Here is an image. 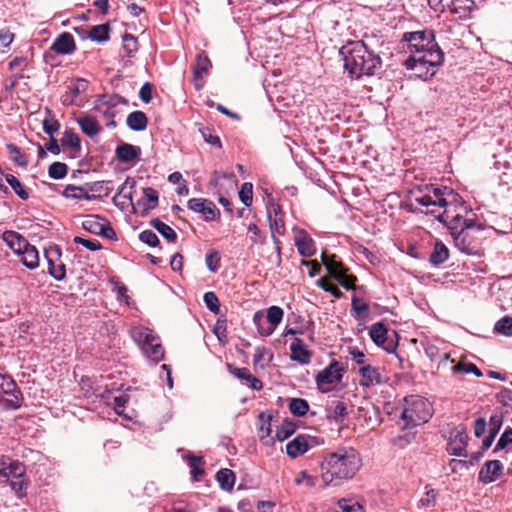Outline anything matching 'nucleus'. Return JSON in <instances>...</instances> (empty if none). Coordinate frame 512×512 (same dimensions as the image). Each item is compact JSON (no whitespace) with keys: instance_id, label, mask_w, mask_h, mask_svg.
Masks as SVG:
<instances>
[{"instance_id":"1","label":"nucleus","mask_w":512,"mask_h":512,"mask_svg":"<svg viewBox=\"0 0 512 512\" xmlns=\"http://www.w3.org/2000/svg\"><path fill=\"white\" fill-rule=\"evenodd\" d=\"M360 467L361 459L352 447H340L328 452L321 462L323 487L338 486L353 478Z\"/></svg>"},{"instance_id":"2","label":"nucleus","mask_w":512,"mask_h":512,"mask_svg":"<svg viewBox=\"0 0 512 512\" xmlns=\"http://www.w3.org/2000/svg\"><path fill=\"white\" fill-rule=\"evenodd\" d=\"M339 54L344 62V69L351 78L373 76L382 67L381 57L362 41H348L343 45Z\"/></svg>"},{"instance_id":"3","label":"nucleus","mask_w":512,"mask_h":512,"mask_svg":"<svg viewBox=\"0 0 512 512\" xmlns=\"http://www.w3.org/2000/svg\"><path fill=\"white\" fill-rule=\"evenodd\" d=\"M444 58L443 50L428 51L423 55H410L404 61V66L407 70L413 71L415 77L428 80L435 75L436 69L443 64Z\"/></svg>"},{"instance_id":"4","label":"nucleus","mask_w":512,"mask_h":512,"mask_svg":"<svg viewBox=\"0 0 512 512\" xmlns=\"http://www.w3.org/2000/svg\"><path fill=\"white\" fill-rule=\"evenodd\" d=\"M433 410L431 403L419 395H410L404 398L401 419L405 427H414L429 421Z\"/></svg>"},{"instance_id":"5","label":"nucleus","mask_w":512,"mask_h":512,"mask_svg":"<svg viewBox=\"0 0 512 512\" xmlns=\"http://www.w3.org/2000/svg\"><path fill=\"white\" fill-rule=\"evenodd\" d=\"M130 335L147 359L158 363L164 358V349L160 339L152 330L144 326H135L131 328Z\"/></svg>"},{"instance_id":"6","label":"nucleus","mask_w":512,"mask_h":512,"mask_svg":"<svg viewBox=\"0 0 512 512\" xmlns=\"http://www.w3.org/2000/svg\"><path fill=\"white\" fill-rule=\"evenodd\" d=\"M401 41L406 43L411 55H423L428 51L442 50L436 42L434 31L430 29L405 32Z\"/></svg>"},{"instance_id":"7","label":"nucleus","mask_w":512,"mask_h":512,"mask_svg":"<svg viewBox=\"0 0 512 512\" xmlns=\"http://www.w3.org/2000/svg\"><path fill=\"white\" fill-rule=\"evenodd\" d=\"M283 309L279 306H271L267 309L266 317L261 311H257L253 316V323L262 336L271 335L283 319Z\"/></svg>"},{"instance_id":"8","label":"nucleus","mask_w":512,"mask_h":512,"mask_svg":"<svg viewBox=\"0 0 512 512\" xmlns=\"http://www.w3.org/2000/svg\"><path fill=\"white\" fill-rule=\"evenodd\" d=\"M475 231L461 229L458 232L452 231V237L455 247L464 254L470 256L481 255L480 240L475 235Z\"/></svg>"},{"instance_id":"9","label":"nucleus","mask_w":512,"mask_h":512,"mask_svg":"<svg viewBox=\"0 0 512 512\" xmlns=\"http://www.w3.org/2000/svg\"><path fill=\"white\" fill-rule=\"evenodd\" d=\"M82 227L92 234L101 235L109 240L116 239V232L110 222L99 215H87L82 222Z\"/></svg>"},{"instance_id":"10","label":"nucleus","mask_w":512,"mask_h":512,"mask_svg":"<svg viewBox=\"0 0 512 512\" xmlns=\"http://www.w3.org/2000/svg\"><path fill=\"white\" fill-rule=\"evenodd\" d=\"M48 263V273L57 281L66 277L65 264L61 261L62 251L58 245H51L44 252Z\"/></svg>"},{"instance_id":"11","label":"nucleus","mask_w":512,"mask_h":512,"mask_svg":"<svg viewBox=\"0 0 512 512\" xmlns=\"http://www.w3.org/2000/svg\"><path fill=\"white\" fill-rule=\"evenodd\" d=\"M7 395L6 406L10 409H18L22 405L23 396L16 382L7 375L0 374V395Z\"/></svg>"},{"instance_id":"12","label":"nucleus","mask_w":512,"mask_h":512,"mask_svg":"<svg viewBox=\"0 0 512 512\" xmlns=\"http://www.w3.org/2000/svg\"><path fill=\"white\" fill-rule=\"evenodd\" d=\"M342 377L343 368L337 361H333L316 375L315 381L322 392H327L329 389L325 386L339 383Z\"/></svg>"},{"instance_id":"13","label":"nucleus","mask_w":512,"mask_h":512,"mask_svg":"<svg viewBox=\"0 0 512 512\" xmlns=\"http://www.w3.org/2000/svg\"><path fill=\"white\" fill-rule=\"evenodd\" d=\"M467 439L468 436L464 426L459 425L453 428L448 439L447 452L453 456L466 457Z\"/></svg>"},{"instance_id":"14","label":"nucleus","mask_w":512,"mask_h":512,"mask_svg":"<svg viewBox=\"0 0 512 512\" xmlns=\"http://www.w3.org/2000/svg\"><path fill=\"white\" fill-rule=\"evenodd\" d=\"M318 444L315 437L306 434H299L286 445V453L295 459Z\"/></svg>"},{"instance_id":"15","label":"nucleus","mask_w":512,"mask_h":512,"mask_svg":"<svg viewBox=\"0 0 512 512\" xmlns=\"http://www.w3.org/2000/svg\"><path fill=\"white\" fill-rule=\"evenodd\" d=\"M187 207L195 213L202 214L205 221H212L220 214L215 204L204 198H191L187 202Z\"/></svg>"},{"instance_id":"16","label":"nucleus","mask_w":512,"mask_h":512,"mask_svg":"<svg viewBox=\"0 0 512 512\" xmlns=\"http://www.w3.org/2000/svg\"><path fill=\"white\" fill-rule=\"evenodd\" d=\"M0 476L13 480L26 476V466L8 456L0 457Z\"/></svg>"},{"instance_id":"17","label":"nucleus","mask_w":512,"mask_h":512,"mask_svg":"<svg viewBox=\"0 0 512 512\" xmlns=\"http://www.w3.org/2000/svg\"><path fill=\"white\" fill-rule=\"evenodd\" d=\"M436 2V0H430ZM442 10H449L459 18H466L474 7L473 0H437Z\"/></svg>"},{"instance_id":"18","label":"nucleus","mask_w":512,"mask_h":512,"mask_svg":"<svg viewBox=\"0 0 512 512\" xmlns=\"http://www.w3.org/2000/svg\"><path fill=\"white\" fill-rule=\"evenodd\" d=\"M135 180L128 177L124 183L120 185L117 193L113 197L114 204L121 210L127 209L129 206H134L132 199V190L135 187Z\"/></svg>"},{"instance_id":"19","label":"nucleus","mask_w":512,"mask_h":512,"mask_svg":"<svg viewBox=\"0 0 512 512\" xmlns=\"http://www.w3.org/2000/svg\"><path fill=\"white\" fill-rule=\"evenodd\" d=\"M428 213L433 215L441 223L454 222L455 224L460 225L461 229H469L475 232H479L481 229L480 226H476L472 219H464L460 215L451 216L449 209H445L443 213L440 214H436L435 210H431Z\"/></svg>"},{"instance_id":"20","label":"nucleus","mask_w":512,"mask_h":512,"mask_svg":"<svg viewBox=\"0 0 512 512\" xmlns=\"http://www.w3.org/2000/svg\"><path fill=\"white\" fill-rule=\"evenodd\" d=\"M369 335L372 341L382 347L388 353H392L396 350V345L392 342L386 344L388 338V331L382 322L374 323L369 330Z\"/></svg>"},{"instance_id":"21","label":"nucleus","mask_w":512,"mask_h":512,"mask_svg":"<svg viewBox=\"0 0 512 512\" xmlns=\"http://www.w3.org/2000/svg\"><path fill=\"white\" fill-rule=\"evenodd\" d=\"M212 64L208 56L202 52L196 56L195 64L192 66L195 87L200 90L203 85V75L207 74Z\"/></svg>"},{"instance_id":"22","label":"nucleus","mask_w":512,"mask_h":512,"mask_svg":"<svg viewBox=\"0 0 512 512\" xmlns=\"http://www.w3.org/2000/svg\"><path fill=\"white\" fill-rule=\"evenodd\" d=\"M267 214L271 234L283 235L285 233V224L280 215V206L274 202H270L267 207Z\"/></svg>"},{"instance_id":"23","label":"nucleus","mask_w":512,"mask_h":512,"mask_svg":"<svg viewBox=\"0 0 512 512\" xmlns=\"http://www.w3.org/2000/svg\"><path fill=\"white\" fill-rule=\"evenodd\" d=\"M503 465L499 460H489L479 472V481L488 484L494 482L502 473Z\"/></svg>"},{"instance_id":"24","label":"nucleus","mask_w":512,"mask_h":512,"mask_svg":"<svg viewBox=\"0 0 512 512\" xmlns=\"http://www.w3.org/2000/svg\"><path fill=\"white\" fill-rule=\"evenodd\" d=\"M359 373L361 375L360 385L363 387L380 385L385 382L379 370L369 364L362 365L359 368Z\"/></svg>"},{"instance_id":"25","label":"nucleus","mask_w":512,"mask_h":512,"mask_svg":"<svg viewBox=\"0 0 512 512\" xmlns=\"http://www.w3.org/2000/svg\"><path fill=\"white\" fill-rule=\"evenodd\" d=\"M115 155L122 163H133L140 158L141 148L129 143H121L116 147Z\"/></svg>"},{"instance_id":"26","label":"nucleus","mask_w":512,"mask_h":512,"mask_svg":"<svg viewBox=\"0 0 512 512\" xmlns=\"http://www.w3.org/2000/svg\"><path fill=\"white\" fill-rule=\"evenodd\" d=\"M415 201L421 206L429 207V206H439L447 209L448 200L445 197V192H443L439 188L433 189V195L425 194L422 196L415 197Z\"/></svg>"},{"instance_id":"27","label":"nucleus","mask_w":512,"mask_h":512,"mask_svg":"<svg viewBox=\"0 0 512 512\" xmlns=\"http://www.w3.org/2000/svg\"><path fill=\"white\" fill-rule=\"evenodd\" d=\"M292 361L298 362L302 365H307L311 361L312 353L305 347L300 338H295L290 345Z\"/></svg>"},{"instance_id":"28","label":"nucleus","mask_w":512,"mask_h":512,"mask_svg":"<svg viewBox=\"0 0 512 512\" xmlns=\"http://www.w3.org/2000/svg\"><path fill=\"white\" fill-rule=\"evenodd\" d=\"M76 49L73 36L64 32L60 34L53 42L51 50L62 55L72 54Z\"/></svg>"},{"instance_id":"29","label":"nucleus","mask_w":512,"mask_h":512,"mask_svg":"<svg viewBox=\"0 0 512 512\" xmlns=\"http://www.w3.org/2000/svg\"><path fill=\"white\" fill-rule=\"evenodd\" d=\"M228 371L235 377L244 380L254 390H261L263 385L261 380L252 375L247 368L234 367L231 364H227Z\"/></svg>"},{"instance_id":"30","label":"nucleus","mask_w":512,"mask_h":512,"mask_svg":"<svg viewBox=\"0 0 512 512\" xmlns=\"http://www.w3.org/2000/svg\"><path fill=\"white\" fill-rule=\"evenodd\" d=\"M321 259L328 273L334 279L339 278L342 275V272L346 270L342 262L334 254L329 255L326 252H323Z\"/></svg>"},{"instance_id":"31","label":"nucleus","mask_w":512,"mask_h":512,"mask_svg":"<svg viewBox=\"0 0 512 512\" xmlns=\"http://www.w3.org/2000/svg\"><path fill=\"white\" fill-rule=\"evenodd\" d=\"M77 123L81 131L88 137H94L101 131V126L95 117L90 115H82L77 118Z\"/></svg>"},{"instance_id":"32","label":"nucleus","mask_w":512,"mask_h":512,"mask_svg":"<svg viewBox=\"0 0 512 512\" xmlns=\"http://www.w3.org/2000/svg\"><path fill=\"white\" fill-rule=\"evenodd\" d=\"M3 240L17 254L29 244L21 234L15 231H5L3 233Z\"/></svg>"},{"instance_id":"33","label":"nucleus","mask_w":512,"mask_h":512,"mask_svg":"<svg viewBox=\"0 0 512 512\" xmlns=\"http://www.w3.org/2000/svg\"><path fill=\"white\" fill-rule=\"evenodd\" d=\"M449 258V249L440 240H436L429 256V263L432 266H439Z\"/></svg>"},{"instance_id":"34","label":"nucleus","mask_w":512,"mask_h":512,"mask_svg":"<svg viewBox=\"0 0 512 512\" xmlns=\"http://www.w3.org/2000/svg\"><path fill=\"white\" fill-rule=\"evenodd\" d=\"M18 255L21 256L20 261L28 269H35L39 265V254L35 246L28 244Z\"/></svg>"},{"instance_id":"35","label":"nucleus","mask_w":512,"mask_h":512,"mask_svg":"<svg viewBox=\"0 0 512 512\" xmlns=\"http://www.w3.org/2000/svg\"><path fill=\"white\" fill-rule=\"evenodd\" d=\"M158 204V192L151 187L143 189V197L138 199L136 205L144 211L154 209Z\"/></svg>"},{"instance_id":"36","label":"nucleus","mask_w":512,"mask_h":512,"mask_svg":"<svg viewBox=\"0 0 512 512\" xmlns=\"http://www.w3.org/2000/svg\"><path fill=\"white\" fill-rule=\"evenodd\" d=\"M126 124L133 131H143L147 127L148 118L142 111H133L127 116Z\"/></svg>"},{"instance_id":"37","label":"nucleus","mask_w":512,"mask_h":512,"mask_svg":"<svg viewBox=\"0 0 512 512\" xmlns=\"http://www.w3.org/2000/svg\"><path fill=\"white\" fill-rule=\"evenodd\" d=\"M216 479L222 490L231 491L235 483V474L228 468L221 469L216 474Z\"/></svg>"},{"instance_id":"38","label":"nucleus","mask_w":512,"mask_h":512,"mask_svg":"<svg viewBox=\"0 0 512 512\" xmlns=\"http://www.w3.org/2000/svg\"><path fill=\"white\" fill-rule=\"evenodd\" d=\"M150 225L157 230L167 241L174 243L177 240L176 232L166 223L158 218L150 221Z\"/></svg>"},{"instance_id":"39","label":"nucleus","mask_w":512,"mask_h":512,"mask_svg":"<svg viewBox=\"0 0 512 512\" xmlns=\"http://www.w3.org/2000/svg\"><path fill=\"white\" fill-rule=\"evenodd\" d=\"M62 195L68 199L74 200H91L95 197L94 195L88 194L84 188L74 185H67L63 190Z\"/></svg>"},{"instance_id":"40","label":"nucleus","mask_w":512,"mask_h":512,"mask_svg":"<svg viewBox=\"0 0 512 512\" xmlns=\"http://www.w3.org/2000/svg\"><path fill=\"white\" fill-rule=\"evenodd\" d=\"M295 244L298 249V252L302 256L309 257L314 254V251H315L314 245H313L314 241L306 234H304L301 237H297L295 239Z\"/></svg>"},{"instance_id":"41","label":"nucleus","mask_w":512,"mask_h":512,"mask_svg":"<svg viewBox=\"0 0 512 512\" xmlns=\"http://www.w3.org/2000/svg\"><path fill=\"white\" fill-rule=\"evenodd\" d=\"M297 429V425L295 422L291 420H284L280 427L276 430L275 438L279 442H283L292 436Z\"/></svg>"},{"instance_id":"42","label":"nucleus","mask_w":512,"mask_h":512,"mask_svg":"<svg viewBox=\"0 0 512 512\" xmlns=\"http://www.w3.org/2000/svg\"><path fill=\"white\" fill-rule=\"evenodd\" d=\"M4 176L6 182L11 186L15 194L22 200H27L29 198V193L24 189L21 182L17 177H15L12 174H4L1 172Z\"/></svg>"},{"instance_id":"43","label":"nucleus","mask_w":512,"mask_h":512,"mask_svg":"<svg viewBox=\"0 0 512 512\" xmlns=\"http://www.w3.org/2000/svg\"><path fill=\"white\" fill-rule=\"evenodd\" d=\"M453 364L451 370L454 374H469L472 373L477 377H481L483 374L480 369L473 363H457L454 364V360H451Z\"/></svg>"},{"instance_id":"44","label":"nucleus","mask_w":512,"mask_h":512,"mask_svg":"<svg viewBox=\"0 0 512 512\" xmlns=\"http://www.w3.org/2000/svg\"><path fill=\"white\" fill-rule=\"evenodd\" d=\"M61 143L64 147H70L74 152L81 150V140L77 133L72 130H66L61 139Z\"/></svg>"},{"instance_id":"45","label":"nucleus","mask_w":512,"mask_h":512,"mask_svg":"<svg viewBox=\"0 0 512 512\" xmlns=\"http://www.w3.org/2000/svg\"><path fill=\"white\" fill-rule=\"evenodd\" d=\"M290 412L298 417L306 415L309 410V404L305 399L292 398L289 403Z\"/></svg>"},{"instance_id":"46","label":"nucleus","mask_w":512,"mask_h":512,"mask_svg":"<svg viewBox=\"0 0 512 512\" xmlns=\"http://www.w3.org/2000/svg\"><path fill=\"white\" fill-rule=\"evenodd\" d=\"M89 38L96 42H105L109 39V25H95L89 32Z\"/></svg>"},{"instance_id":"47","label":"nucleus","mask_w":512,"mask_h":512,"mask_svg":"<svg viewBox=\"0 0 512 512\" xmlns=\"http://www.w3.org/2000/svg\"><path fill=\"white\" fill-rule=\"evenodd\" d=\"M6 149L10 155L11 160L18 166L26 167L28 165L27 157L21 153L20 148L17 145L9 143L6 145Z\"/></svg>"},{"instance_id":"48","label":"nucleus","mask_w":512,"mask_h":512,"mask_svg":"<svg viewBox=\"0 0 512 512\" xmlns=\"http://www.w3.org/2000/svg\"><path fill=\"white\" fill-rule=\"evenodd\" d=\"M68 173V166L63 162H54L48 168V175L55 180L63 179Z\"/></svg>"},{"instance_id":"49","label":"nucleus","mask_w":512,"mask_h":512,"mask_svg":"<svg viewBox=\"0 0 512 512\" xmlns=\"http://www.w3.org/2000/svg\"><path fill=\"white\" fill-rule=\"evenodd\" d=\"M9 485L19 498H23L26 496L29 480L26 478V476L19 477L18 479L10 480Z\"/></svg>"},{"instance_id":"50","label":"nucleus","mask_w":512,"mask_h":512,"mask_svg":"<svg viewBox=\"0 0 512 512\" xmlns=\"http://www.w3.org/2000/svg\"><path fill=\"white\" fill-rule=\"evenodd\" d=\"M46 113L47 116L43 120L42 128L46 134L53 137V134L60 129V123L58 120L51 117V111L49 109L46 110Z\"/></svg>"},{"instance_id":"51","label":"nucleus","mask_w":512,"mask_h":512,"mask_svg":"<svg viewBox=\"0 0 512 512\" xmlns=\"http://www.w3.org/2000/svg\"><path fill=\"white\" fill-rule=\"evenodd\" d=\"M98 101L110 109L121 104H127V100L118 94H104Z\"/></svg>"},{"instance_id":"52","label":"nucleus","mask_w":512,"mask_h":512,"mask_svg":"<svg viewBox=\"0 0 512 512\" xmlns=\"http://www.w3.org/2000/svg\"><path fill=\"white\" fill-rule=\"evenodd\" d=\"M352 310L355 313V317L359 319H363L368 316L369 306L364 301L360 300L356 296L352 298L351 302Z\"/></svg>"},{"instance_id":"53","label":"nucleus","mask_w":512,"mask_h":512,"mask_svg":"<svg viewBox=\"0 0 512 512\" xmlns=\"http://www.w3.org/2000/svg\"><path fill=\"white\" fill-rule=\"evenodd\" d=\"M495 331L504 336H512V317L504 316L498 320L494 327Z\"/></svg>"},{"instance_id":"54","label":"nucleus","mask_w":512,"mask_h":512,"mask_svg":"<svg viewBox=\"0 0 512 512\" xmlns=\"http://www.w3.org/2000/svg\"><path fill=\"white\" fill-rule=\"evenodd\" d=\"M205 263L208 270L212 273L218 271L220 267V255L217 250L211 249L206 253Z\"/></svg>"},{"instance_id":"55","label":"nucleus","mask_w":512,"mask_h":512,"mask_svg":"<svg viewBox=\"0 0 512 512\" xmlns=\"http://www.w3.org/2000/svg\"><path fill=\"white\" fill-rule=\"evenodd\" d=\"M203 301L212 313L218 314L220 312V302L214 292H206L203 296Z\"/></svg>"},{"instance_id":"56","label":"nucleus","mask_w":512,"mask_h":512,"mask_svg":"<svg viewBox=\"0 0 512 512\" xmlns=\"http://www.w3.org/2000/svg\"><path fill=\"white\" fill-rule=\"evenodd\" d=\"M239 198L245 206H250L253 200V185L252 183H243L241 190L239 191Z\"/></svg>"},{"instance_id":"57","label":"nucleus","mask_w":512,"mask_h":512,"mask_svg":"<svg viewBox=\"0 0 512 512\" xmlns=\"http://www.w3.org/2000/svg\"><path fill=\"white\" fill-rule=\"evenodd\" d=\"M296 485L305 484L307 487L312 488L317 483V477L310 475L307 471H300L294 479Z\"/></svg>"},{"instance_id":"58","label":"nucleus","mask_w":512,"mask_h":512,"mask_svg":"<svg viewBox=\"0 0 512 512\" xmlns=\"http://www.w3.org/2000/svg\"><path fill=\"white\" fill-rule=\"evenodd\" d=\"M347 415V406L344 402L336 401L335 405L331 408L329 417L338 422Z\"/></svg>"},{"instance_id":"59","label":"nucleus","mask_w":512,"mask_h":512,"mask_svg":"<svg viewBox=\"0 0 512 512\" xmlns=\"http://www.w3.org/2000/svg\"><path fill=\"white\" fill-rule=\"evenodd\" d=\"M338 512H362V507L357 502H351L347 499H341L338 501Z\"/></svg>"},{"instance_id":"60","label":"nucleus","mask_w":512,"mask_h":512,"mask_svg":"<svg viewBox=\"0 0 512 512\" xmlns=\"http://www.w3.org/2000/svg\"><path fill=\"white\" fill-rule=\"evenodd\" d=\"M139 240L150 247H156L159 244L158 236L152 230H144L139 234Z\"/></svg>"},{"instance_id":"61","label":"nucleus","mask_w":512,"mask_h":512,"mask_svg":"<svg viewBox=\"0 0 512 512\" xmlns=\"http://www.w3.org/2000/svg\"><path fill=\"white\" fill-rule=\"evenodd\" d=\"M203 139L205 142L209 143L212 146L221 148V141L217 135H214L212 131L207 127H202L199 129Z\"/></svg>"},{"instance_id":"62","label":"nucleus","mask_w":512,"mask_h":512,"mask_svg":"<svg viewBox=\"0 0 512 512\" xmlns=\"http://www.w3.org/2000/svg\"><path fill=\"white\" fill-rule=\"evenodd\" d=\"M503 417L501 414L495 413L489 419V434L496 436L501 429Z\"/></svg>"},{"instance_id":"63","label":"nucleus","mask_w":512,"mask_h":512,"mask_svg":"<svg viewBox=\"0 0 512 512\" xmlns=\"http://www.w3.org/2000/svg\"><path fill=\"white\" fill-rule=\"evenodd\" d=\"M512 385V382H511ZM496 399L503 406L512 408V389L503 388L496 394Z\"/></svg>"},{"instance_id":"64","label":"nucleus","mask_w":512,"mask_h":512,"mask_svg":"<svg viewBox=\"0 0 512 512\" xmlns=\"http://www.w3.org/2000/svg\"><path fill=\"white\" fill-rule=\"evenodd\" d=\"M508 444H512V429H506L500 436L494 451L504 449Z\"/></svg>"}]
</instances>
